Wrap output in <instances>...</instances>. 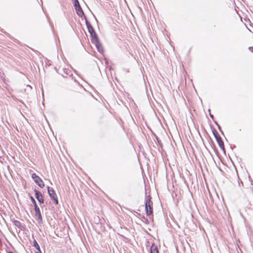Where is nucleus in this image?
<instances>
[{
    "mask_svg": "<svg viewBox=\"0 0 253 253\" xmlns=\"http://www.w3.org/2000/svg\"><path fill=\"white\" fill-rule=\"evenodd\" d=\"M145 211L147 215H150L153 213V202L151 201L150 195L147 196L145 203Z\"/></svg>",
    "mask_w": 253,
    "mask_h": 253,
    "instance_id": "nucleus-1",
    "label": "nucleus"
},
{
    "mask_svg": "<svg viewBox=\"0 0 253 253\" xmlns=\"http://www.w3.org/2000/svg\"><path fill=\"white\" fill-rule=\"evenodd\" d=\"M47 192L50 199L53 201L55 205L58 204V200L55 191L53 188L47 187Z\"/></svg>",
    "mask_w": 253,
    "mask_h": 253,
    "instance_id": "nucleus-2",
    "label": "nucleus"
},
{
    "mask_svg": "<svg viewBox=\"0 0 253 253\" xmlns=\"http://www.w3.org/2000/svg\"><path fill=\"white\" fill-rule=\"evenodd\" d=\"M32 177L34 182L41 188L44 187V184L42 180L38 176L36 173H33L32 175Z\"/></svg>",
    "mask_w": 253,
    "mask_h": 253,
    "instance_id": "nucleus-3",
    "label": "nucleus"
},
{
    "mask_svg": "<svg viewBox=\"0 0 253 253\" xmlns=\"http://www.w3.org/2000/svg\"><path fill=\"white\" fill-rule=\"evenodd\" d=\"M34 192L36 198L41 204H43L44 200L42 193L36 189L34 190Z\"/></svg>",
    "mask_w": 253,
    "mask_h": 253,
    "instance_id": "nucleus-4",
    "label": "nucleus"
},
{
    "mask_svg": "<svg viewBox=\"0 0 253 253\" xmlns=\"http://www.w3.org/2000/svg\"><path fill=\"white\" fill-rule=\"evenodd\" d=\"M34 210L35 211V216L37 217V220L42 221V216L40 211V208L38 205H35L34 207Z\"/></svg>",
    "mask_w": 253,
    "mask_h": 253,
    "instance_id": "nucleus-5",
    "label": "nucleus"
},
{
    "mask_svg": "<svg viewBox=\"0 0 253 253\" xmlns=\"http://www.w3.org/2000/svg\"><path fill=\"white\" fill-rule=\"evenodd\" d=\"M75 9L76 11L77 14L79 17H82L83 16H84L85 19H86V16L84 15V12L81 6H77L75 7Z\"/></svg>",
    "mask_w": 253,
    "mask_h": 253,
    "instance_id": "nucleus-6",
    "label": "nucleus"
},
{
    "mask_svg": "<svg viewBox=\"0 0 253 253\" xmlns=\"http://www.w3.org/2000/svg\"><path fill=\"white\" fill-rule=\"evenodd\" d=\"M85 24H86V27L87 28L88 31L89 33V34L95 32V30H94L93 27L91 25L90 22L86 19V18L85 19Z\"/></svg>",
    "mask_w": 253,
    "mask_h": 253,
    "instance_id": "nucleus-7",
    "label": "nucleus"
},
{
    "mask_svg": "<svg viewBox=\"0 0 253 253\" xmlns=\"http://www.w3.org/2000/svg\"><path fill=\"white\" fill-rule=\"evenodd\" d=\"M90 35L91 38V42L93 43L99 41L95 31L90 33Z\"/></svg>",
    "mask_w": 253,
    "mask_h": 253,
    "instance_id": "nucleus-8",
    "label": "nucleus"
},
{
    "mask_svg": "<svg viewBox=\"0 0 253 253\" xmlns=\"http://www.w3.org/2000/svg\"><path fill=\"white\" fill-rule=\"evenodd\" d=\"M93 43L95 45V46L96 47L98 51L100 53H103V52L104 51L103 48L102 44L100 43V41H99L95 42Z\"/></svg>",
    "mask_w": 253,
    "mask_h": 253,
    "instance_id": "nucleus-9",
    "label": "nucleus"
},
{
    "mask_svg": "<svg viewBox=\"0 0 253 253\" xmlns=\"http://www.w3.org/2000/svg\"><path fill=\"white\" fill-rule=\"evenodd\" d=\"M215 139H216V142H217L219 146L221 149H224V143H223V142L222 141V139L220 137V136H219L215 137Z\"/></svg>",
    "mask_w": 253,
    "mask_h": 253,
    "instance_id": "nucleus-10",
    "label": "nucleus"
},
{
    "mask_svg": "<svg viewBox=\"0 0 253 253\" xmlns=\"http://www.w3.org/2000/svg\"><path fill=\"white\" fill-rule=\"evenodd\" d=\"M150 250V253H159L158 247L154 243L151 246Z\"/></svg>",
    "mask_w": 253,
    "mask_h": 253,
    "instance_id": "nucleus-11",
    "label": "nucleus"
},
{
    "mask_svg": "<svg viewBox=\"0 0 253 253\" xmlns=\"http://www.w3.org/2000/svg\"><path fill=\"white\" fill-rule=\"evenodd\" d=\"M13 223L15 226L22 229L23 226L22 223L19 220H15L13 222Z\"/></svg>",
    "mask_w": 253,
    "mask_h": 253,
    "instance_id": "nucleus-12",
    "label": "nucleus"
},
{
    "mask_svg": "<svg viewBox=\"0 0 253 253\" xmlns=\"http://www.w3.org/2000/svg\"><path fill=\"white\" fill-rule=\"evenodd\" d=\"M33 246L36 249V250H38V251H39L40 252L41 249L40 247V246L39 245L38 242L36 241V240L34 239L33 242Z\"/></svg>",
    "mask_w": 253,
    "mask_h": 253,
    "instance_id": "nucleus-13",
    "label": "nucleus"
},
{
    "mask_svg": "<svg viewBox=\"0 0 253 253\" xmlns=\"http://www.w3.org/2000/svg\"><path fill=\"white\" fill-rule=\"evenodd\" d=\"M73 1L74 6L75 8L77 6H80V3H79L78 0H73Z\"/></svg>",
    "mask_w": 253,
    "mask_h": 253,
    "instance_id": "nucleus-14",
    "label": "nucleus"
},
{
    "mask_svg": "<svg viewBox=\"0 0 253 253\" xmlns=\"http://www.w3.org/2000/svg\"><path fill=\"white\" fill-rule=\"evenodd\" d=\"M30 200H31L32 203L33 204L34 207H35V205H37L36 202L35 200L34 199V198H33V197L30 196Z\"/></svg>",
    "mask_w": 253,
    "mask_h": 253,
    "instance_id": "nucleus-15",
    "label": "nucleus"
},
{
    "mask_svg": "<svg viewBox=\"0 0 253 253\" xmlns=\"http://www.w3.org/2000/svg\"><path fill=\"white\" fill-rule=\"evenodd\" d=\"M212 133L215 138L216 136H219V135L218 134L217 131L215 129H213L212 130Z\"/></svg>",
    "mask_w": 253,
    "mask_h": 253,
    "instance_id": "nucleus-16",
    "label": "nucleus"
},
{
    "mask_svg": "<svg viewBox=\"0 0 253 253\" xmlns=\"http://www.w3.org/2000/svg\"><path fill=\"white\" fill-rule=\"evenodd\" d=\"M215 124L217 125V127H218V128L219 129L220 131L221 132V133L223 134V131H222V130L221 129V127H220V126L217 124V122H215Z\"/></svg>",
    "mask_w": 253,
    "mask_h": 253,
    "instance_id": "nucleus-17",
    "label": "nucleus"
},
{
    "mask_svg": "<svg viewBox=\"0 0 253 253\" xmlns=\"http://www.w3.org/2000/svg\"><path fill=\"white\" fill-rule=\"evenodd\" d=\"M210 117H211V118H212V119L213 118V115H211V114H210Z\"/></svg>",
    "mask_w": 253,
    "mask_h": 253,
    "instance_id": "nucleus-18",
    "label": "nucleus"
},
{
    "mask_svg": "<svg viewBox=\"0 0 253 253\" xmlns=\"http://www.w3.org/2000/svg\"><path fill=\"white\" fill-rule=\"evenodd\" d=\"M36 253H42L41 250L40 251V252L39 251H37Z\"/></svg>",
    "mask_w": 253,
    "mask_h": 253,
    "instance_id": "nucleus-19",
    "label": "nucleus"
},
{
    "mask_svg": "<svg viewBox=\"0 0 253 253\" xmlns=\"http://www.w3.org/2000/svg\"><path fill=\"white\" fill-rule=\"evenodd\" d=\"M27 86L30 87L31 88H32L31 86L30 85H28Z\"/></svg>",
    "mask_w": 253,
    "mask_h": 253,
    "instance_id": "nucleus-20",
    "label": "nucleus"
},
{
    "mask_svg": "<svg viewBox=\"0 0 253 253\" xmlns=\"http://www.w3.org/2000/svg\"><path fill=\"white\" fill-rule=\"evenodd\" d=\"M9 253H13V252H10Z\"/></svg>",
    "mask_w": 253,
    "mask_h": 253,
    "instance_id": "nucleus-21",
    "label": "nucleus"
}]
</instances>
